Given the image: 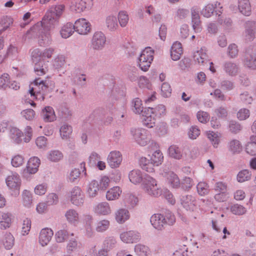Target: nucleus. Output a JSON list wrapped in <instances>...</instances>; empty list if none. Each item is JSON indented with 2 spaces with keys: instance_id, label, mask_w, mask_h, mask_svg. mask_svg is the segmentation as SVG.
<instances>
[{
  "instance_id": "obj_1",
  "label": "nucleus",
  "mask_w": 256,
  "mask_h": 256,
  "mask_svg": "<svg viewBox=\"0 0 256 256\" xmlns=\"http://www.w3.org/2000/svg\"><path fill=\"white\" fill-rule=\"evenodd\" d=\"M65 8L64 4L52 6L47 11L40 23H38L30 30L32 34H36L39 38L40 46L48 45L50 42V30L54 28Z\"/></svg>"
},
{
  "instance_id": "obj_2",
  "label": "nucleus",
  "mask_w": 256,
  "mask_h": 256,
  "mask_svg": "<svg viewBox=\"0 0 256 256\" xmlns=\"http://www.w3.org/2000/svg\"><path fill=\"white\" fill-rule=\"evenodd\" d=\"M32 84L34 86L29 90L30 94L40 100H44L45 96L52 92L55 86L54 82L48 78H36Z\"/></svg>"
},
{
  "instance_id": "obj_3",
  "label": "nucleus",
  "mask_w": 256,
  "mask_h": 256,
  "mask_svg": "<svg viewBox=\"0 0 256 256\" xmlns=\"http://www.w3.org/2000/svg\"><path fill=\"white\" fill-rule=\"evenodd\" d=\"M142 100L139 98H135L132 101V110L135 114L140 115L142 124L148 128H152L155 126L156 119L154 116L152 108H143Z\"/></svg>"
},
{
  "instance_id": "obj_4",
  "label": "nucleus",
  "mask_w": 256,
  "mask_h": 256,
  "mask_svg": "<svg viewBox=\"0 0 256 256\" xmlns=\"http://www.w3.org/2000/svg\"><path fill=\"white\" fill-rule=\"evenodd\" d=\"M150 223L153 227L162 230L165 228L167 225L172 226L176 222L174 216L170 211L164 214H153L150 220Z\"/></svg>"
},
{
  "instance_id": "obj_5",
  "label": "nucleus",
  "mask_w": 256,
  "mask_h": 256,
  "mask_svg": "<svg viewBox=\"0 0 256 256\" xmlns=\"http://www.w3.org/2000/svg\"><path fill=\"white\" fill-rule=\"evenodd\" d=\"M150 160L145 157L141 158L139 164L142 168L148 172H154V166H158L162 164L164 160V156L160 150H156L150 156Z\"/></svg>"
},
{
  "instance_id": "obj_6",
  "label": "nucleus",
  "mask_w": 256,
  "mask_h": 256,
  "mask_svg": "<svg viewBox=\"0 0 256 256\" xmlns=\"http://www.w3.org/2000/svg\"><path fill=\"white\" fill-rule=\"evenodd\" d=\"M142 185L144 190L150 196L158 197L163 192L162 190L158 186L156 180L148 174H146L143 178Z\"/></svg>"
},
{
  "instance_id": "obj_7",
  "label": "nucleus",
  "mask_w": 256,
  "mask_h": 256,
  "mask_svg": "<svg viewBox=\"0 0 256 256\" xmlns=\"http://www.w3.org/2000/svg\"><path fill=\"white\" fill-rule=\"evenodd\" d=\"M154 51L151 48L148 47L144 50L138 58V66L144 72L148 70L154 59Z\"/></svg>"
},
{
  "instance_id": "obj_8",
  "label": "nucleus",
  "mask_w": 256,
  "mask_h": 256,
  "mask_svg": "<svg viewBox=\"0 0 256 256\" xmlns=\"http://www.w3.org/2000/svg\"><path fill=\"white\" fill-rule=\"evenodd\" d=\"M7 186L12 192V194L16 196L20 194L21 179L20 176L15 172H12L6 178Z\"/></svg>"
},
{
  "instance_id": "obj_9",
  "label": "nucleus",
  "mask_w": 256,
  "mask_h": 256,
  "mask_svg": "<svg viewBox=\"0 0 256 256\" xmlns=\"http://www.w3.org/2000/svg\"><path fill=\"white\" fill-rule=\"evenodd\" d=\"M130 132L135 142L141 146H146L150 141L148 132L144 128H132Z\"/></svg>"
},
{
  "instance_id": "obj_10",
  "label": "nucleus",
  "mask_w": 256,
  "mask_h": 256,
  "mask_svg": "<svg viewBox=\"0 0 256 256\" xmlns=\"http://www.w3.org/2000/svg\"><path fill=\"white\" fill-rule=\"evenodd\" d=\"M241 60L244 67L256 70V50L247 48L241 57Z\"/></svg>"
},
{
  "instance_id": "obj_11",
  "label": "nucleus",
  "mask_w": 256,
  "mask_h": 256,
  "mask_svg": "<svg viewBox=\"0 0 256 256\" xmlns=\"http://www.w3.org/2000/svg\"><path fill=\"white\" fill-rule=\"evenodd\" d=\"M106 38L102 32H96L93 34L91 40L92 47L94 50H101L105 46Z\"/></svg>"
},
{
  "instance_id": "obj_12",
  "label": "nucleus",
  "mask_w": 256,
  "mask_h": 256,
  "mask_svg": "<svg viewBox=\"0 0 256 256\" xmlns=\"http://www.w3.org/2000/svg\"><path fill=\"white\" fill-rule=\"evenodd\" d=\"M180 201L182 207L188 211H194L196 208V200L192 195L182 196Z\"/></svg>"
},
{
  "instance_id": "obj_13",
  "label": "nucleus",
  "mask_w": 256,
  "mask_h": 256,
  "mask_svg": "<svg viewBox=\"0 0 256 256\" xmlns=\"http://www.w3.org/2000/svg\"><path fill=\"white\" fill-rule=\"evenodd\" d=\"M75 31L80 34H87L90 30V24L85 18H79L74 23Z\"/></svg>"
},
{
  "instance_id": "obj_14",
  "label": "nucleus",
  "mask_w": 256,
  "mask_h": 256,
  "mask_svg": "<svg viewBox=\"0 0 256 256\" xmlns=\"http://www.w3.org/2000/svg\"><path fill=\"white\" fill-rule=\"evenodd\" d=\"M122 155L119 151L111 152L108 156L107 162L112 168H116L120 166L122 162Z\"/></svg>"
},
{
  "instance_id": "obj_15",
  "label": "nucleus",
  "mask_w": 256,
  "mask_h": 256,
  "mask_svg": "<svg viewBox=\"0 0 256 256\" xmlns=\"http://www.w3.org/2000/svg\"><path fill=\"white\" fill-rule=\"evenodd\" d=\"M70 197V201L74 205L80 206L84 204V196L80 187L74 186L72 189Z\"/></svg>"
},
{
  "instance_id": "obj_16",
  "label": "nucleus",
  "mask_w": 256,
  "mask_h": 256,
  "mask_svg": "<svg viewBox=\"0 0 256 256\" xmlns=\"http://www.w3.org/2000/svg\"><path fill=\"white\" fill-rule=\"evenodd\" d=\"M121 240L126 243H134L140 239V234L136 232L130 230L120 234Z\"/></svg>"
},
{
  "instance_id": "obj_17",
  "label": "nucleus",
  "mask_w": 256,
  "mask_h": 256,
  "mask_svg": "<svg viewBox=\"0 0 256 256\" xmlns=\"http://www.w3.org/2000/svg\"><path fill=\"white\" fill-rule=\"evenodd\" d=\"M168 184L174 188H178L180 186V182L178 176L174 172L169 171L162 174Z\"/></svg>"
},
{
  "instance_id": "obj_18",
  "label": "nucleus",
  "mask_w": 256,
  "mask_h": 256,
  "mask_svg": "<svg viewBox=\"0 0 256 256\" xmlns=\"http://www.w3.org/2000/svg\"><path fill=\"white\" fill-rule=\"evenodd\" d=\"M53 234V232L51 229L48 228L42 229L39 235L40 244L43 246L47 245L51 240Z\"/></svg>"
},
{
  "instance_id": "obj_19",
  "label": "nucleus",
  "mask_w": 256,
  "mask_h": 256,
  "mask_svg": "<svg viewBox=\"0 0 256 256\" xmlns=\"http://www.w3.org/2000/svg\"><path fill=\"white\" fill-rule=\"evenodd\" d=\"M194 58L198 64L204 66L208 62L205 48H201L194 54Z\"/></svg>"
},
{
  "instance_id": "obj_20",
  "label": "nucleus",
  "mask_w": 256,
  "mask_h": 256,
  "mask_svg": "<svg viewBox=\"0 0 256 256\" xmlns=\"http://www.w3.org/2000/svg\"><path fill=\"white\" fill-rule=\"evenodd\" d=\"M41 116L45 122H52L56 120L54 111L51 106H46L42 111Z\"/></svg>"
},
{
  "instance_id": "obj_21",
  "label": "nucleus",
  "mask_w": 256,
  "mask_h": 256,
  "mask_svg": "<svg viewBox=\"0 0 256 256\" xmlns=\"http://www.w3.org/2000/svg\"><path fill=\"white\" fill-rule=\"evenodd\" d=\"M40 164V160L36 156L30 158L26 166V171L30 174H34L38 170Z\"/></svg>"
},
{
  "instance_id": "obj_22",
  "label": "nucleus",
  "mask_w": 256,
  "mask_h": 256,
  "mask_svg": "<svg viewBox=\"0 0 256 256\" xmlns=\"http://www.w3.org/2000/svg\"><path fill=\"white\" fill-rule=\"evenodd\" d=\"M238 8L243 15L248 16L251 14V6L249 0H238Z\"/></svg>"
},
{
  "instance_id": "obj_23",
  "label": "nucleus",
  "mask_w": 256,
  "mask_h": 256,
  "mask_svg": "<svg viewBox=\"0 0 256 256\" xmlns=\"http://www.w3.org/2000/svg\"><path fill=\"white\" fill-rule=\"evenodd\" d=\"M94 212L98 214L106 216L111 212L109 204L106 202H102L98 204L94 208Z\"/></svg>"
},
{
  "instance_id": "obj_24",
  "label": "nucleus",
  "mask_w": 256,
  "mask_h": 256,
  "mask_svg": "<svg viewBox=\"0 0 256 256\" xmlns=\"http://www.w3.org/2000/svg\"><path fill=\"white\" fill-rule=\"evenodd\" d=\"M67 221L70 224L76 226L79 222V214L74 209H69L64 214Z\"/></svg>"
},
{
  "instance_id": "obj_25",
  "label": "nucleus",
  "mask_w": 256,
  "mask_h": 256,
  "mask_svg": "<svg viewBox=\"0 0 256 256\" xmlns=\"http://www.w3.org/2000/svg\"><path fill=\"white\" fill-rule=\"evenodd\" d=\"M12 224V214L0 212V228L6 230L9 228Z\"/></svg>"
},
{
  "instance_id": "obj_26",
  "label": "nucleus",
  "mask_w": 256,
  "mask_h": 256,
  "mask_svg": "<svg viewBox=\"0 0 256 256\" xmlns=\"http://www.w3.org/2000/svg\"><path fill=\"white\" fill-rule=\"evenodd\" d=\"M228 150L232 154H240L242 150L241 142L236 139L230 140L228 144Z\"/></svg>"
},
{
  "instance_id": "obj_27",
  "label": "nucleus",
  "mask_w": 256,
  "mask_h": 256,
  "mask_svg": "<svg viewBox=\"0 0 256 256\" xmlns=\"http://www.w3.org/2000/svg\"><path fill=\"white\" fill-rule=\"evenodd\" d=\"M100 190L99 183L96 180H92L87 186L86 193L90 198H94Z\"/></svg>"
},
{
  "instance_id": "obj_28",
  "label": "nucleus",
  "mask_w": 256,
  "mask_h": 256,
  "mask_svg": "<svg viewBox=\"0 0 256 256\" xmlns=\"http://www.w3.org/2000/svg\"><path fill=\"white\" fill-rule=\"evenodd\" d=\"M48 62L42 60L35 63L34 71L37 75L42 76L48 72Z\"/></svg>"
},
{
  "instance_id": "obj_29",
  "label": "nucleus",
  "mask_w": 256,
  "mask_h": 256,
  "mask_svg": "<svg viewBox=\"0 0 256 256\" xmlns=\"http://www.w3.org/2000/svg\"><path fill=\"white\" fill-rule=\"evenodd\" d=\"M74 31V25L71 22H68L62 26L60 34L62 38H67L71 36Z\"/></svg>"
},
{
  "instance_id": "obj_30",
  "label": "nucleus",
  "mask_w": 256,
  "mask_h": 256,
  "mask_svg": "<svg viewBox=\"0 0 256 256\" xmlns=\"http://www.w3.org/2000/svg\"><path fill=\"white\" fill-rule=\"evenodd\" d=\"M192 28L196 32L200 31V20L198 12L194 9L192 10Z\"/></svg>"
},
{
  "instance_id": "obj_31",
  "label": "nucleus",
  "mask_w": 256,
  "mask_h": 256,
  "mask_svg": "<svg viewBox=\"0 0 256 256\" xmlns=\"http://www.w3.org/2000/svg\"><path fill=\"white\" fill-rule=\"evenodd\" d=\"M9 135L11 140L14 143L19 144L22 140V137L23 133L18 128L12 127L10 128Z\"/></svg>"
},
{
  "instance_id": "obj_32",
  "label": "nucleus",
  "mask_w": 256,
  "mask_h": 256,
  "mask_svg": "<svg viewBox=\"0 0 256 256\" xmlns=\"http://www.w3.org/2000/svg\"><path fill=\"white\" fill-rule=\"evenodd\" d=\"M122 194V190L119 186H114L107 191L106 198L108 200H117Z\"/></svg>"
},
{
  "instance_id": "obj_33",
  "label": "nucleus",
  "mask_w": 256,
  "mask_h": 256,
  "mask_svg": "<svg viewBox=\"0 0 256 256\" xmlns=\"http://www.w3.org/2000/svg\"><path fill=\"white\" fill-rule=\"evenodd\" d=\"M134 252L138 256H151L150 248L146 246L137 244L134 246Z\"/></svg>"
},
{
  "instance_id": "obj_34",
  "label": "nucleus",
  "mask_w": 256,
  "mask_h": 256,
  "mask_svg": "<svg viewBox=\"0 0 256 256\" xmlns=\"http://www.w3.org/2000/svg\"><path fill=\"white\" fill-rule=\"evenodd\" d=\"M224 70L229 76H234L237 74L238 68L235 63L227 62L224 64Z\"/></svg>"
},
{
  "instance_id": "obj_35",
  "label": "nucleus",
  "mask_w": 256,
  "mask_h": 256,
  "mask_svg": "<svg viewBox=\"0 0 256 256\" xmlns=\"http://www.w3.org/2000/svg\"><path fill=\"white\" fill-rule=\"evenodd\" d=\"M115 218L118 223H124L130 218L129 212L126 209H120L116 212Z\"/></svg>"
},
{
  "instance_id": "obj_36",
  "label": "nucleus",
  "mask_w": 256,
  "mask_h": 256,
  "mask_svg": "<svg viewBox=\"0 0 256 256\" xmlns=\"http://www.w3.org/2000/svg\"><path fill=\"white\" fill-rule=\"evenodd\" d=\"M218 5H220V3L218 2L214 4H207L202 10L201 14L206 18H210L214 13L215 8H217Z\"/></svg>"
},
{
  "instance_id": "obj_37",
  "label": "nucleus",
  "mask_w": 256,
  "mask_h": 256,
  "mask_svg": "<svg viewBox=\"0 0 256 256\" xmlns=\"http://www.w3.org/2000/svg\"><path fill=\"white\" fill-rule=\"evenodd\" d=\"M128 178L134 184L140 182L143 180L141 172L139 170H132L129 174Z\"/></svg>"
},
{
  "instance_id": "obj_38",
  "label": "nucleus",
  "mask_w": 256,
  "mask_h": 256,
  "mask_svg": "<svg viewBox=\"0 0 256 256\" xmlns=\"http://www.w3.org/2000/svg\"><path fill=\"white\" fill-rule=\"evenodd\" d=\"M116 241L114 236H108L104 241L102 248L110 251L116 246Z\"/></svg>"
},
{
  "instance_id": "obj_39",
  "label": "nucleus",
  "mask_w": 256,
  "mask_h": 256,
  "mask_svg": "<svg viewBox=\"0 0 256 256\" xmlns=\"http://www.w3.org/2000/svg\"><path fill=\"white\" fill-rule=\"evenodd\" d=\"M106 25L109 30L114 31L118 27L117 18L115 16H110L106 18Z\"/></svg>"
},
{
  "instance_id": "obj_40",
  "label": "nucleus",
  "mask_w": 256,
  "mask_h": 256,
  "mask_svg": "<svg viewBox=\"0 0 256 256\" xmlns=\"http://www.w3.org/2000/svg\"><path fill=\"white\" fill-rule=\"evenodd\" d=\"M14 238L13 236L10 232H6L3 239V244L6 250L11 249L14 245Z\"/></svg>"
},
{
  "instance_id": "obj_41",
  "label": "nucleus",
  "mask_w": 256,
  "mask_h": 256,
  "mask_svg": "<svg viewBox=\"0 0 256 256\" xmlns=\"http://www.w3.org/2000/svg\"><path fill=\"white\" fill-rule=\"evenodd\" d=\"M169 156L175 159L180 160L182 157L180 148L175 145H172L168 149Z\"/></svg>"
},
{
  "instance_id": "obj_42",
  "label": "nucleus",
  "mask_w": 256,
  "mask_h": 256,
  "mask_svg": "<svg viewBox=\"0 0 256 256\" xmlns=\"http://www.w3.org/2000/svg\"><path fill=\"white\" fill-rule=\"evenodd\" d=\"M13 19L11 16H2L1 18L0 24L3 26V28L0 30V34H2L3 32L7 30L13 24Z\"/></svg>"
},
{
  "instance_id": "obj_43",
  "label": "nucleus",
  "mask_w": 256,
  "mask_h": 256,
  "mask_svg": "<svg viewBox=\"0 0 256 256\" xmlns=\"http://www.w3.org/2000/svg\"><path fill=\"white\" fill-rule=\"evenodd\" d=\"M252 176L251 172L248 170H244L240 172L237 175V180L240 182L248 180Z\"/></svg>"
},
{
  "instance_id": "obj_44",
  "label": "nucleus",
  "mask_w": 256,
  "mask_h": 256,
  "mask_svg": "<svg viewBox=\"0 0 256 256\" xmlns=\"http://www.w3.org/2000/svg\"><path fill=\"white\" fill-rule=\"evenodd\" d=\"M63 157L62 154L58 150H52L49 152L48 158L52 162H56L60 160Z\"/></svg>"
},
{
  "instance_id": "obj_45",
  "label": "nucleus",
  "mask_w": 256,
  "mask_h": 256,
  "mask_svg": "<svg viewBox=\"0 0 256 256\" xmlns=\"http://www.w3.org/2000/svg\"><path fill=\"white\" fill-rule=\"evenodd\" d=\"M72 132V127L68 124H64L60 128V132L62 138H68Z\"/></svg>"
},
{
  "instance_id": "obj_46",
  "label": "nucleus",
  "mask_w": 256,
  "mask_h": 256,
  "mask_svg": "<svg viewBox=\"0 0 256 256\" xmlns=\"http://www.w3.org/2000/svg\"><path fill=\"white\" fill-rule=\"evenodd\" d=\"M80 248V244L75 238L70 239L66 246V251L68 254H70L73 252L77 250Z\"/></svg>"
},
{
  "instance_id": "obj_47",
  "label": "nucleus",
  "mask_w": 256,
  "mask_h": 256,
  "mask_svg": "<svg viewBox=\"0 0 256 256\" xmlns=\"http://www.w3.org/2000/svg\"><path fill=\"white\" fill-rule=\"evenodd\" d=\"M194 184L193 180L189 177L184 178L180 182V188L184 191H188Z\"/></svg>"
},
{
  "instance_id": "obj_48",
  "label": "nucleus",
  "mask_w": 256,
  "mask_h": 256,
  "mask_svg": "<svg viewBox=\"0 0 256 256\" xmlns=\"http://www.w3.org/2000/svg\"><path fill=\"white\" fill-rule=\"evenodd\" d=\"M110 226V222L108 220H102L98 222L96 226V230L98 232H104L107 230Z\"/></svg>"
},
{
  "instance_id": "obj_49",
  "label": "nucleus",
  "mask_w": 256,
  "mask_h": 256,
  "mask_svg": "<svg viewBox=\"0 0 256 256\" xmlns=\"http://www.w3.org/2000/svg\"><path fill=\"white\" fill-rule=\"evenodd\" d=\"M230 212L235 215H242L246 213V208L238 204H234L230 208Z\"/></svg>"
},
{
  "instance_id": "obj_50",
  "label": "nucleus",
  "mask_w": 256,
  "mask_h": 256,
  "mask_svg": "<svg viewBox=\"0 0 256 256\" xmlns=\"http://www.w3.org/2000/svg\"><path fill=\"white\" fill-rule=\"evenodd\" d=\"M118 20L120 26L122 27H125L129 20V16L128 13L125 11L119 12Z\"/></svg>"
},
{
  "instance_id": "obj_51",
  "label": "nucleus",
  "mask_w": 256,
  "mask_h": 256,
  "mask_svg": "<svg viewBox=\"0 0 256 256\" xmlns=\"http://www.w3.org/2000/svg\"><path fill=\"white\" fill-rule=\"evenodd\" d=\"M125 200L128 206L132 208L136 206L138 203V198L132 194H127Z\"/></svg>"
},
{
  "instance_id": "obj_52",
  "label": "nucleus",
  "mask_w": 256,
  "mask_h": 256,
  "mask_svg": "<svg viewBox=\"0 0 256 256\" xmlns=\"http://www.w3.org/2000/svg\"><path fill=\"white\" fill-rule=\"evenodd\" d=\"M196 189L198 194L202 196L208 193V184L204 182H200L196 186Z\"/></svg>"
},
{
  "instance_id": "obj_53",
  "label": "nucleus",
  "mask_w": 256,
  "mask_h": 256,
  "mask_svg": "<svg viewBox=\"0 0 256 256\" xmlns=\"http://www.w3.org/2000/svg\"><path fill=\"white\" fill-rule=\"evenodd\" d=\"M68 238V233L66 230H62L57 232L55 234L56 242H62Z\"/></svg>"
},
{
  "instance_id": "obj_54",
  "label": "nucleus",
  "mask_w": 256,
  "mask_h": 256,
  "mask_svg": "<svg viewBox=\"0 0 256 256\" xmlns=\"http://www.w3.org/2000/svg\"><path fill=\"white\" fill-rule=\"evenodd\" d=\"M22 200L24 205L29 206L32 203V194L30 191L24 190L22 193Z\"/></svg>"
},
{
  "instance_id": "obj_55",
  "label": "nucleus",
  "mask_w": 256,
  "mask_h": 256,
  "mask_svg": "<svg viewBox=\"0 0 256 256\" xmlns=\"http://www.w3.org/2000/svg\"><path fill=\"white\" fill-rule=\"evenodd\" d=\"M88 0H76L75 2V10L78 12L84 11L87 6V2Z\"/></svg>"
},
{
  "instance_id": "obj_56",
  "label": "nucleus",
  "mask_w": 256,
  "mask_h": 256,
  "mask_svg": "<svg viewBox=\"0 0 256 256\" xmlns=\"http://www.w3.org/2000/svg\"><path fill=\"white\" fill-rule=\"evenodd\" d=\"M238 50L235 44H230L228 48V54L230 58H234L238 54Z\"/></svg>"
},
{
  "instance_id": "obj_57",
  "label": "nucleus",
  "mask_w": 256,
  "mask_h": 256,
  "mask_svg": "<svg viewBox=\"0 0 256 256\" xmlns=\"http://www.w3.org/2000/svg\"><path fill=\"white\" fill-rule=\"evenodd\" d=\"M220 88L224 90L230 91L234 88V83L230 80H224L220 82Z\"/></svg>"
},
{
  "instance_id": "obj_58",
  "label": "nucleus",
  "mask_w": 256,
  "mask_h": 256,
  "mask_svg": "<svg viewBox=\"0 0 256 256\" xmlns=\"http://www.w3.org/2000/svg\"><path fill=\"white\" fill-rule=\"evenodd\" d=\"M128 75L131 81H135L138 78V70L134 66H130L128 70Z\"/></svg>"
},
{
  "instance_id": "obj_59",
  "label": "nucleus",
  "mask_w": 256,
  "mask_h": 256,
  "mask_svg": "<svg viewBox=\"0 0 256 256\" xmlns=\"http://www.w3.org/2000/svg\"><path fill=\"white\" fill-rule=\"evenodd\" d=\"M162 94L163 96L167 98L170 96L172 89L170 84L168 82H164L161 86Z\"/></svg>"
},
{
  "instance_id": "obj_60",
  "label": "nucleus",
  "mask_w": 256,
  "mask_h": 256,
  "mask_svg": "<svg viewBox=\"0 0 256 256\" xmlns=\"http://www.w3.org/2000/svg\"><path fill=\"white\" fill-rule=\"evenodd\" d=\"M10 84L9 75L8 74H4L0 76V88L6 89Z\"/></svg>"
},
{
  "instance_id": "obj_61",
  "label": "nucleus",
  "mask_w": 256,
  "mask_h": 256,
  "mask_svg": "<svg viewBox=\"0 0 256 256\" xmlns=\"http://www.w3.org/2000/svg\"><path fill=\"white\" fill-rule=\"evenodd\" d=\"M208 138L211 142L214 148H216L219 143V138L218 134L213 132H210L208 134Z\"/></svg>"
},
{
  "instance_id": "obj_62",
  "label": "nucleus",
  "mask_w": 256,
  "mask_h": 256,
  "mask_svg": "<svg viewBox=\"0 0 256 256\" xmlns=\"http://www.w3.org/2000/svg\"><path fill=\"white\" fill-rule=\"evenodd\" d=\"M58 202V198L54 193L50 194L47 196L46 203L48 206L56 204Z\"/></svg>"
},
{
  "instance_id": "obj_63",
  "label": "nucleus",
  "mask_w": 256,
  "mask_h": 256,
  "mask_svg": "<svg viewBox=\"0 0 256 256\" xmlns=\"http://www.w3.org/2000/svg\"><path fill=\"white\" fill-rule=\"evenodd\" d=\"M23 162L24 158L21 155L18 154L12 158L11 164L14 167H19L22 164Z\"/></svg>"
},
{
  "instance_id": "obj_64",
  "label": "nucleus",
  "mask_w": 256,
  "mask_h": 256,
  "mask_svg": "<svg viewBox=\"0 0 256 256\" xmlns=\"http://www.w3.org/2000/svg\"><path fill=\"white\" fill-rule=\"evenodd\" d=\"M246 151L250 155H256V144L250 141L246 145Z\"/></svg>"
}]
</instances>
